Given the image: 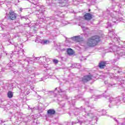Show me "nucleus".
Segmentation results:
<instances>
[{"instance_id": "obj_1", "label": "nucleus", "mask_w": 125, "mask_h": 125, "mask_svg": "<svg viewBox=\"0 0 125 125\" xmlns=\"http://www.w3.org/2000/svg\"><path fill=\"white\" fill-rule=\"evenodd\" d=\"M101 42V38L99 35H94L89 37L86 42V44L88 47H94L96 46Z\"/></svg>"}, {"instance_id": "obj_2", "label": "nucleus", "mask_w": 125, "mask_h": 125, "mask_svg": "<svg viewBox=\"0 0 125 125\" xmlns=\"http://www.w3.org/2000/svg\"><path fill=\"white\" fill-rule=\"evenodd\" d=\"M7 17L10 20H16L17 18V14H16L14 11L11 10L7 15Z\"/></svg>"}, {"instance_id": "obj_3", "label": "nucleus", "mask_w": 125, "mask_h": 125, "mask_svg": "<svg viewBox=\"0 0 125 125\" xmlns=\"http://www.w3.org/2000/svg\"><path fill=\"white\" fill-rule=\"evenodd\" d=\"M92 75H85L82 78V81L83 83H87V82H89V81L92 80Z\"/></svg>"}, {"instance_id": "obj_4", "label": "nucleus", "mask_w": 125, "mask_h": 125, "mask_svg": "<svg viewBox=\"0 0 125 125\" xmlns=\"http://www.w3.org/2000/svg\"><path fill=\"white\" fill-rule=\"evenodd\" d=\"M84 20L87 21H89L92 19V15L91 14L87 13L83 16Z\"/></svg>"}, {"instance_id": "obj_5", "label": "nucleus", "mask_w": 125, "mask_h": 125, "mask_svg": "<svg viewBox=\"0 0 125 125\" xmlns=\"http://www.w3.org/2000/svg\"><path fill=\"white\" fill-rule=\"evenodd\" d=\"M106 64H107L106 62L102 61L99 62L98 66L100 67V69H104L106 66Z\"/></svg>"}, {"instance_id": "obj_6", "label": "nucleus", "mask_w": 125, "mask_h": 125, "mask_svg": "<svg viewBox=\"0 0 125 125\" xmlns=\"http://www.w3.org/2000/svg\"><path fill=\"white\" fill-rule=\"evenodd\" d=\"M67 53L68 55L72 56V55H74V54H75V51H74V50H73V49L67 48Z\"/></svg>"}, {"instance_id": "obj_7", "label": "nucleus", "mask_w": 125, "mask_h": 125, "mask_svg": "<svg viewBox=\"0 0 125 125\" xmlns=\"http://www.w3.org/2000/svg\"><path fill=\"white\" fill-rule=\"evenodd\" d=\"M55 113H56V111L54 109H50L47 110V114L48 115H55Z\"/></svg>"}, {"instance_id": "obj_8", "label": "nucleus", "mask_w": 125, "mask_h": 125, "mask_svg": "<svg viewBox=\"0 0 125 125\" xmlns=\"http://www.w3.org/2000/svg\"><path fill=\"white\" fill-rule=\"evenodd\" d=\"M7 96L8 98H12L13 97V93H12V91H9L7 93Z\"/></svg>"}, {"instance_id": "obj_9", "label": "nucleus", "mask_w": 125, "mask_h": 125, "mask_svg": "<svg viewBox=\"0 0 125 125\" xmlns=\"http://www.w3.org/2000/svg\"><path fill=\"white\" fill-rule=\"evenodd\" d=\"M53 62L55 64H58V62H59V61L58 60L54 59L53 60Z\"/></svg>"}, {"instance_id": "obj_10", "label": "nucleus", "mask_w": 125, "mask_h": 125, "mask_svg": "<svg viewBox=\"0 0 125 125\" xmlns=\"http://www.w3.org/2000/svg\"><path fill=\"white\" fill-rule=\"evenodd\" d=\"M47 42H49V41H47V40H45L43 42V43L44 44H46V43H47Z\"/></svg>"}, {"instance_id": "obj_11", "label": "nucleus", "mask_w": 125, "mask_h": 125, "mask_svg": "<svg viewBox=\"0 0 125 125\" xmlns=\"http://www.w3.org/2000/svg\"><path fill=\"white\" fill-rule=\"evenodd\" d=\"M80 40H81L80 38L77 37V38H76L77 42H81V41H80Z\"/></svg>"}, {"instance_id": "obj_12", "label": "nucleus", "mask_w": 125, "mask_h": 125, "mask_svg": "<svg viewBox=\"0 0 125 125\" xmlns=\"http://www.w3.org/2000/svg\"><path fill=\"white\" fill-rule=\"evenodd\" d=\"M23 10V9L22 8H20V11H21V12H22V11Z\"/></svg>"}, {"instance_id": "obj_13", "label": "nucleus", "mask_w": 125, "mask_h": 125, "mask_svg": "<svg viewBox=\"0 0 125 125\" xmlns=\"http://www.w3.org/2000/svg\"><path fill=\"white\" fill-rule=\"evenodd\" d=\"M90 10H91L90 9H89L88 10L89 12V11H90Z\"/></svg>"}]
</instances>
